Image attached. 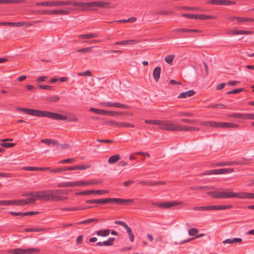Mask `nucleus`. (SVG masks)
<instances>
[{
  "label": "nucleus",
  "instance_id": "f257e3e1",
  "mask_svg": "<svg viewBox=\"0 0 254 254\" xmlns=\"http://www.w3.org/2000/svg\"><path fill=\"white\" fill-rule=\"evenodd\" d=\"M206 193L213 198L224 199L230 198H239L241 199L254 198V193L250 192H234L229 191V189L223 190L219 189V190L208 191Z\"/></svg>",
  "mask_w": 254,
  "mask_h": 254
},
{
  "label": "nucleus",
  "instance_id": "f03ea898",
  "mask_svg": "<svg viewBox=\"0 0 254 254\" xmlns=\"http://www.w3.org/2000/svg\"><path fill=\"white\" fill-rule=\"evenodd\" d=\"M111 3L104 1H92L88 2H79L78 7L82 11L92 10L93 7L97 6L102 8H115L114 6H111Z\"/></svg>",
  "mask_w": 254,
  "mask_h": 254
},
{
  "label": "nucleus",
  "instance_id": "7ed1b4c3",
  "mask_svg": "<svg viewBox=\"0 0 254 254\" xmlns=\"http://www.w3.org/2000/svg\"><path fill=\"white\" fill-rule=\"evenodd\" d=\"M79 2L75 0L67 1H50L46 2H39L36 3L37 6H57L71 5L74 6H78Z\"/></svg>",
  "mask_w": 254,
  "mask_h": 254
},
{
  "label": "nucleus",
  "instance_id": "20e7f679",
  "mask_svg": "<svg viewBox=\"0 0 254 254\" xmlns=\"http://www.w3.org/2000/svg\"><path fill=\"white\" fill-rule=\"evenodd\" d=\"M201 125L205 126H210L215 127H224V128H237L239 125L235 123H219L212 121H207L203 122Z\"/></svg>",
  "mask_w": 254,
  "mask_h": 254
},
{
  "label": "nucleus",
  "instance_id": "39448f33",
  "mask_svg": "<svg viewBox=\"0 0 254 254\" xmlns=\"http://www.w3.org/2000/svg\"><path fill=\"white\" fill-rule=\"evenodd\" d=\"M16 110L17 111L22 112L29 115L39 117H47L48 112V111H41L39 110L30 109L21 107H17Z\"/></svg>",
  "mask_w": 254,
  "mask_h": 254
},
{
  "label": "nucleus",
  "instance_id": "423d86ee",
  "mask_svg": "<svg viewBox=\"0 0 254 254\" xmlns=\"http://www.w3.org/2000/svg\"><path fill=\"white\" fill-rule=\"evenodd\" d=\"M159 128L170 131H179L180 125L169 120L160 121Z\"/></svg>",
  "mask_w": 254,
  "mask_h": 254
},
{
  "label": "nucleus",
  "instance_id": "0eeeda50",
  "mask_svg": "<svg viewBox=\"0 0 254 254\" xmlns=\"http://www.w3.org/2000/svg\"><path fill=\"white\" fill-rule=\"evenodd\" d=\"M133 199H123L118 198H107V203L114 202L117 204H132L133 203Z\"/></svg>",
  "mask_w": 254,
  "mask_h": 254
},
{
  "label": "nucleus",
  "instance_id": "6e6552de",
  "mask_svg": "<svg viewBox=\"0 0 254 254\" xmlns=\"http://www.w3.org/2000/svg\"><path fill=\"white\" fill-rule=\"evenodd\" d=\"M182 202H178L176 201H172L169 202H154L152 204L156 205L159 207L162 208H168L173 206H177L182 204Z\"/></svg>",
  "mask_w": 254,
  "mask_h": 254
},
{
  "label": "nucleus",
  "instance_id": "1a4fd4ad",
  "mask_svg": "<svg viewBox=\"0 0 254 254\" xmlns=\"http://www.w3.org/2000/svg\"><path fill=\"white\" fill-rule=\"evenodd\" d=\"M109 192V191L107 190H85V191H80L79 192H77L76 193V195H89L92 193H94L95 194H103L105 193H107Z\"/></svg>",
  "mask_w": 254,
  "mask_h": 254
},
{
  "label": "nucleus",
  "instance_id": "9d476101",
  "mask_svg": "<svg viewBox=\"0 0 254 254\" xmlns=\"http://www.w3.org/2000/svg\"><path fill=\"white\" fill-rule=\"evenodd\" d=\"M207 3L208 4L228 5L234 4L236 2L227 0H209L207 1Z\"/></svg>",
  "mask_w": 254,
  "mask_h": 254
},
{
  "label": "nucleus",
  "instance_id": "9b49d317",
  "mask_svg": "<svg viewBox=\"0 0 254 254\" xmlns=\"http://www.w3.org/2000/svg\"><path fill=\"white\" fill-rule=\"evenodd\" d=\"M47 118L61 121H65L67 119V117L65 116L59 114L58 113L51 112L49 111H48L47 112Z\"/></svg>",
  "mask_w": 254,
  "mask_h": 254
},
{
  "label": "nucleus",
  "instance_id": "f8f14e48",
  "mask_svg": "<svg viewBox=\"0 0 254 254\" xmlns=\"http://www.w3.org/2000/svg\"><path fill=\"white\" fill-rule=\"evenodd\" d=\"M58 187L60 188H68L79 187L77 182H63L58 184Z\"/></svg>",
  "mask_w": 254,
  "mask_h": 254
},
{
  "label": "nucleus",
  "instance_id": "ddd939ff",
  "mask_svg": "<svg viewBox=\"0 0 254 254\" xmlns=\"http://www.w3.org/2000/svg\"><path fill=\"white\" fill-rule=\"evenodd\" d=\"M45 192H46V190L42 191H37L36 195H35V199L43 201H47V194Z\"/></svg>",
  "mask_w": 254,
  "mask_h": 254
},
{
  "label": "nucleus",
  "instance_id": "4468645a",
  "mask_svg": "<svg viewBox=\"0 0 254 254\" xmlns=\"http://www.w3.org/2000/svg\"><path fill=\"white\" fill-rule=\"evenodd\" d=\"M86 203H92L96 204L99 203L101 204H104L107 203V198L104 199H88L85 200Z\"/></svg>",
  "mask_w": 254,
  "mask_h": 254
},
{
  "label": "nucleus",
  "instance_id": "2eb2a0df",
  "mask_svg": "<svg viewBox=\"0 0 254 254\" xmlns=\"http://www.w3.org/2000/svg\"><path fill=\"white\" fill-rule=\"evenodd\" d=\"M114 223L116 224H118V225H121L123 227H124L127 230L128 235H129V234H131L132 233L131 229L128 226V225L127 224V223L125 222L122 221H120V220H117V221H115L114 222Z\"/></svg>",
  "mask_w": 254,
  "mask_h": 254
},
{
  "label": "nucleus",
  "instance_id": "dca6fc26",
  "mask_svg": "<svg viewBox=\"0 0 254 254\" xmlns=\"http://www.w3.org/2000/svg\"><path fill=\"white\" fill-rule=\"evenodd\" d=\"M47 194V201H54L55 197V194L57 193L55 190H46V192H45Z\"/></svg>",
  "mask_w": 254,
  "mask_h": 254
},
{
  "label": "nucleus",
  "instance_id": "f3484780",
  "mask_svg": "<svg viewBox=\"0 0 254 254\" xmlns=\"http://www.w3.org/2000/svg\"><path fill=\"white\" fill-rule=\"evenodd\" d=\"M89 168V166L85 165H76L71 167H65L66 171L74 170H85Z\"/></svg>",
  "mask_w": 254,
  "mask_h": 254
},
{
  "label": "nucleus",
  "instance_id": "a211bd4d",
  "mask_svg": "<svg viewBox=\"0 0 254 254\" xmlns=\"http://www.w3.org/2000/svg\"><path fill=\"white\" fill-rule=\"evenodd\" d=\"M195 92L193 90H190L187 92H182L178 96V98H186L194 95Z\"/></svg>",
  "mask_w": 254,
  "mask_h": 254
},
{
  "label": "nucleus",
  "instance_id": "6ab92c4d",
  "mask_svg": "<svg viewBox=\"0 0 254 254\" xmlns=\"http://www.w3.org/2000/svg\"><path fill=\"white\" fill-rule=\"evenodd\" d=\"M160 73L161 67L159 66L156 67L154 68L153 72V78L156 82L158 81L160 76Z\"/></svg>",
  "mask_w": 254,
  "mask_h": 254
},
{
  "label": "nucleus",
  "instance_id": "aec40b11",
  "mask_svg": "<svg viewBox=\"0 0 254 254\" xmlns=\"http://www.w3.org/2000/svg\"><path fill=\"white\" fill-rule=\"evenodd\" d=\"M241 164L240 162H224L220 163H216L213 164V167L225 166L232 165H238Z\"/></svg>",
  "mask_w": 254,
  "mask_h": 254
},
{
  "label": "nucleus",
  "instance_id": "412c9836",
  "mask_svg": "<svg viewBox=\"0 0 254 254\" xmlns=\"http://www.w3.org/2000/svg\"><path fill=\"white\" fill-rule=\"evenodd\" d=\"M194 210L200 211H210L214 210L213 205L206 206H195L193 208Z\"/></svg>",
  "mask_w": 254,
  "mask_h": 254
},
{
  "label": "nucleus",
  "instance_id": "4be33fe9",
  "mask_svg": "<svg viewBox=\"0 0 254 254\" xmlns=\"http://www.w3.org/2000/svg\"><path fill=\"white\" fill-rule=\"evenodd\" d=\"M79 38L82 39H90L94 38H97L99 35L96 33H89L87 34H82L78 36Z\"/></svg>",
  "mask_w": 254,
  "mask_h": 254
},
{
  "label": "nucleus",
  "instance_id": "5701e85b",
  "mask_svg": "<svg viewBox=\"0 0 254 254\" xmlns=\"http://www.w3.org/2000/svg\"><path fill=\"white\" fill-rule=\"evenodd\" d=\"M79 186H80L81 185H87V186H90L92 185H95V184H98L101 183V182L100 181H78Z\"/></svg>",
  "mask_w": 254,
  "mask_h": 254
},
{
  "label": "nucleus",
  "instance_id": "b1692460",
  "mask_svg": "<svg viewBox=\"0 0 254 254\" xmlns=\"http://www.w3.org/2000/svg\"><path fill=\"white\" fill-rule=\"evenodd\" d=\"M233 207L232 205H213L214 210H220L231 209Z\"/></svg>",
  "mask_w": 254,
  "mask_h": 254
},
{
  "label": "nucleus",
  "instance_id": "393cba45",
  "mask_svg": "<svg viewBox=\"0 0 254 254\" xmlns=\"http://www.w3.org/2000/svg\"><path fill=\"white\" fill-rule=\"evenodd\" d=\"M136 43L135 40H127L117 42L115 43L116 45H133Z\"/></svg>",
  "mask_w": 254,
  "mask_h": 254
},
{
  "label": "nucleus",
  "instance_id": "a878e982",
  "mask_svg": "<svg viewBox=\"0 0 254 254\" xmlns=\"http://www.w3.org/2000/svg\"><path fill=\"white\" fill-rule=\"evenodd\" d=\"M199 128L193 127L181 126L180 125L179 131H196Z\"/></svg>",
  "mask_w": 254,
  "mask_h": 254
},
{
  "label": "nucleus",
  "instance_id": "bb28decb",
  "mask_svg": "<svg viewBox=\"0 0 254 254\" xmlns=\"http://www.w3.org/2000/svg\"><path fill=\"white\" fill-rule=\"evenodd\" d=\"M43 143H46L47 145L52 144L53 146H58V142L55 140L52 139H43L41 140Z\"/></svg>",
  "mask_w": 254,
  "mask_h": 254
},
{
  "label": "nucleus",
  "instance_id": "cd10ccee",
  "mask_svg": "<svg viewBox=\"0 0 254 254\" xmlns=\"http://www.w3.org/2000/svg\"><path fill=\"white\" fill-rule=\"evenodd\" d=\"M121 158L119 154L114 155L111 156L108 160V162L109 164H114L119 161Z\"/></svg>",
  "mask_w": 254,
  "mask_h": 254
},
{
  "label": "nucleus",
  "instance_id": "c85d7f7f",
  "mask_svg": "<svg viewBox=\"0 0 254 254\" xmlns=\"http://www.w3.org/2000/svg\"><path fill=\"white\" fill-rule=\"evenodd\" d=\"M110 233V230L109 229H105V230H101L98 231L96 233V234L98 236L101 237H106L108 236Z\"/></svg>",
  "mask_w": 254,
  "mask_h": 254
},
{
  "label": "nucleus",
  "instance_id": "c756f323",
  "mask_svg": "<svg viewBox=\"0 0 254 254\" xmlns=\"http://www.w3.org/2000/svg\"><path fill=\"white\" fill-rule=\"evenodd\" d=\"M90 111L93 112L97 114L103 115H107V111L103 110V109L91 108L90 109Z\"/></svg>",
  "mask_w": 254,
  "mask_h": 254
},
{
  "label": "nucleus",
  "instance_id": "7c9ffc66",
  "mask_svg": "<svg viewBox=\"0 0 254 254\" xmlns=\"http://www.w3.org/2000/svg\"><path fill=\"white\" fill-rule=\"evenodd\" d=\"M228 117L230 118H234L236 119H240L244 120L245 114L241 113H233V114H229L227 115Z\"/></svg>",
  "mask_w": 254,
  "mask_h": 254
},
{
  "label": "nucleus",
  "instance_id": "2f4dec72",
  "mask_svg": "<svg viewBox=\"0 0 254 254\" xmlns=\"http://www.w3.org/2000/svg\"><path fill=\"white\" fill-rule=\"evenodd\" d=\"M252 32L250 31L247 30H234L231 32V34L233 35H240V34H251Z\"/></svg>",
  "mask_w": 254,
  "mask_h": 254
},
{
  "label": "nucleus",
  "instance_id": "473e14b6",
  "mask_svg": "<svg viewBox=\"0 0 254 254\" xmlns=\"http://www.w3.org/2000/svg\"><path fill=\"white\" fill-rule=\"evenodd\" d=\"M25 254H35L39 253L40 249L38 248H28L25 249Z\"/></svg>",
  "mask_w": 254,
  "mask_h": 254
},
{
  "label": "nucleus",
  "instance_id": "72a5a7b5",
  "mask_svg": "<svg viewBox=\"0 0 254 254\" xmlns=\"http://www.w3.org/2000/svg\"><path fill=\"white\" fill-rule=\"evenodd\" d=\"M9 252L13 254H25V249L20 248L12 249Z\"/></svg>",
  "mask_w": 254,
  "mask_h": 254
},
{
  "label": "nucleus",
  "instance_id": "f704fd0d",
  "mask_svg": "<svg viewBox=\"0 0 254 254\" xmlns=\"http://www.w3.org/2000/svg\"><path fill=\"white\" fill-rule=\"evenodd\" d=\"M9 205H14L16 206L23 205L22 199L8 200Z\"/></svg>",
  "mask_w": 254,
  "mask_h": 254
},
{
  "label": "nucleus",
  "instance_id": "c9c22d12",
  "mask_svg": "<svg viewBox=\"0 0 254 254\" xmlns=\"http://www.w3.org/2000/svg\"><path fill=\"white\" fill-rule=\"evenodd\" d=\"M218 174H227L234 172V169L233 168H223L218 169Z\"/></svg>",
  "mask_w": 254,
  "mask_h": 254
},
{
  "label": "nucleus",
  "instance_id": "e433bc0d",
  "mask_svg": "<svg viewBox=\"0 0 254 254\" xmlns=\"http://www.w3.org/2000/svg\"><path fill=\"white\" fill-rule=\"evenodd\" d=\"M94 206H88L84 207H70L68 208V211H75V210H84L86 209H89L93 208Z\"/></svg>",
  "mask_w": 254,
  "mask_h": 254
},
{
  "label": "nucleus",
  "instance_id": "4c0bfd02",
  "mask_svg": "<svg viewBox=\"0 0 254 254\" xmlns=\"http://www.w3.org/2000/svg\"><path fill=\"white\" fill-rule=\"evenodd\" d=\"M60 99V97L57 96H50L47 97L46 100L49 102H57Z\"/></svg>",
  "mask_w": 254,
  "mask_h": 254
},
{
  "label": "nucleus",
  "instance_id": "58836bf2",
  "mask_svg": "<svg viewBox=\"0 0 254 254\" xmlns=\"http://www.w3.org/2000/svg\"><path fill=\"white\" fill-rule=\"evenodd\" d=\"M32 24L25 22H12V26H17V27H21V26H30Z\"/></svg>",
  "mask_w": 254,
  "mask_h": 254
},
{
  "label": "nucleus",
  "instance_id": "ea45409f",
  "mask_svg": "<svg viewBox=\"0 0 254 254\" xmlns=\"http://www.w3.org/2000/svg\"><path fill=\"white\" fill-rule=\"evenodd\" d=\"M53 14H61V15H68L69 14V11L64 10H53Z\"/></svg>",
  "mask_w": 254,
  "mask_h": 254
},
{
  "label": "nucleus",
  "instance_id": "a19ab883",
  "mask_svg": "<svg viewBox=\"0 0 254 254\" xmlns=\"http://www.w3.org/2000/svg\"><path fill=\"white\" fill-rule=\"evenodd\" d=\"M125 114L122 112H115V111H107V115H110L111 116H114L116 115L117 116H123Z\"/></svg>",
  "mask_w": 254,
  "mask_h": 254
},
{
  "label": "nucleus",
  "instance_id": "79ce46f5",
  "mask_svg": "<svg viewBox=\"0 0 254 254\" xmlns=\"http://www.w3.org/2000/svg\"><path fill=\"white\" fill-rule=\"evenodd\" d=\"M160 120H146L145 123L147 124L155 125L159 126Z\"/></svg>",
  "mask_w": 254,
  "mask_h": 254
},
{
  "label": "nucleus",
  "instance_id": "37998d69",
  "mask_svg": "<svg viewBox=\"0 0 254 254\" xmlns=\"http://www.w3.org/2000/svg\"><path fill=\"white\" fill-rule=\"evenodd\" d=\"M211 189L210 187L208 186H191L190 187V190H198L201 189L208 190Z\"/></svg>",
  "mask_w": 254,
  "mask_h": 254
},
{
  "label": "nucleus",
  "instance_id": "c03bdc74",
  "mask_svg": "<svg viewBox=\"0 0 254 254\" xmlns=\"http://www.w3.org/2000/svg\"><path fill=\"white\" fill-rule=\"evenodd\" d=\"M114 107L115 108H119L122 109H129V107L125 104H123L120 103H114Z\"/></svg>",
  "mask_w": 254,
  "mask_h": 254
},
{
  "label": "nucleus",
  "instance_id": "a18cd8bd",
  "mask_svg": "<svg viewBox=\"0 0 254 254\" xmlns=\"http://www.w3.org/2000/svg\"><path fill=\"white\" fill-rule=\"evenodd\" d=\"M175 56L174 55H168L165 58V61L169 64H171L175 58Z\"/></svg>",
  "mask_w": 254,
  "mask_h": 254
},
{
  "label": "nucleus",
  "instance_id": "49530a36",
  "mask_svg": "<svg viewBox=\"0 0 254 254\" xmlns=\"http://www.w3.org/2000/svg\"><path fill=\"white\" fill-rule=\"evenodd\" d=\"M93 222H98V219L97 218H91V219H88L85 220H83L82 221L79 222L78 223V224H86L89 223H91Z\"/></svg>",
  "mask_w": 254,
  "mask_h": 254
},
{
  "label": "nucleus",
  "instance_id": "de8ad7c7",
  "mask_svg": "<svg viewBox=\"0 0 254 254\" xmlns=\"http://www.w3.org/2000/svg\"><path fill=\"white\" fill-rule=\"evenodd\" d=\"M68 199V197L66 196H63L61 195H59V193L55 194V201H63L64 200H66Z\"/></svg>",
  "mask_w": 254,
  "mask_h": 254
},
{
  "label": "nucleus",
  "instance_id": "09e8293b",
  "mask_svg": "<svg viewBox=\"0 0 254 254\" xmlns=\"http://www.w3.org/2000/svg\"><path fill=\"white\" fill-rule=\"evenodd\" d=\"M245 90V88H241L239 89H236L233 90L232 91H230L227 92V94H237L240 93L242 91H244Z\"/></svg>",
  "mask_w": 254,
  "mask_h": 254
},
{
  "label": "nucleus",
  "instance_id": "8fccbe9b",
  "mask_svg": "<svg viewBox=\"0 0 254 254\" xmlns=\"http://www.w3.org/2000/svg\"><path fill=\"white\" fill-rule=\"evenodd\" d=\"M113 245V243H110V242L107 241H105L103 242H99L97 243L95 245L97 246H102L103 245L107 246H111Z\"/></svg>",
  "mask_w": 254,
  "mask_h": 254
},
{
  "label": "nucleus",
  "instance_id": "3c124183",
  "mask_svg": "<svg viewBox=\"0 0 254 254\" xmlns=\"http://www.w3.org/2000/svg\"><path fill=\"white\" fill-rule=\"evenodd\" d=\"M75 161V158H69L62 160L59 161V163H72Z\"/></svg>",
  "mask_w": 254,
  "mask_h": 254
},
{
  "label": "nucleus",
  "instance_id": "603ef678",
  "mask_svg": "<svg viewBox=\"0 0 254 254\" xmlns=\"http://www.w3.org/2000/svg\"><path fill=\"white\" fill-rule=\"evenodd\" d=\"M218 169L207 171L203 173L202 174V175H213V174L217 175V174H218Z\"/></svg>",
  "mask_w": 254,
  "mask_h": 254
},
{
  "label": "nucleus",
  "instance_id": "864d4df0",
  "mask_svg": "<svg viewBox=\"0 0 254 254\" xmlns=\"http://www.w3.org/2000/svg\"><path fill=\"white\" fill-rule=\"evenodd\" d=\"M36 199L34 198H28L27 199H22L23 205L35 202Z\"/></svg>",
  "mask_w": 254,
  "mask_h": 254
},
{
  "label": "nucleus",
  "instance_id": "5fc2aeb1",
  "mask_svg": "<svg viewBox=\"0 0 254 254\" xmlns=\"http://www.w3.org/2000/svg\"><path fill=\"white\" fill-rule=\"evenodd\" d=\"M92 47H86L85 48L78 49L77 52L78 53H90L91 52Z\"/></svg>",
  "mask_w": 254,
  "mask_h": 254
},
{
  "label": "nucleus",
  "instance_id": "6e6d98bb",
  "mask_svg": "<svg viewBox=\"0 0 254 254\" xmlns=\"http://www.w3.org/2000/svg\"><path fill=\"white\" fill-rule=\"evenodd\" d=\"M15 143H6L5 142H3L0 144V145L3 147L5 148H10L14 146Z\"/></svg>",
  "mask_w": 254,
  "mask_h": 254
},
{
  "label": "nucleus",
  "instance_id": "4d7b16f0",
  "mask_svg": "<svg viewBox=\"0 0 254 254\" xmlns=\"http://www.w3.org/2000/svg\"><path fill=\"white\" fill-rule=\"evenodd\" d=\"M64 171H66L65 167L57 168L54 170H51V173H59Z\"/></svg>",
  "mask_w": 254,
  "mask_h": 254
},
{
  "label": "nucleus",
  "instance_id": "13d9d810",
  "mask_svg": "<svg viewBox=\"0 0 254 254\" xmlns=\"http://www.w3.org/2000/svg\"><path fill=\"white\" fill-rule=\"evenodd\" d=\"M53 10H40L38 11L40 14H53Z\"/></svg>",
  "mask_w": 254,
  "mask_h": 254
},
{
  "label": "nucleus",
  "instance_id": "bf43d9fd",
  "mask_svg": "<svg viewBox=\"0 0 254 254\" xmlns=\"http://www.w3.org/2000/svg\"><path fill=\"white\" fill-rule=\"evenodd\" d=\"M104 125H110L112 127H115V121L108 120L103 122Z\"/></svg>",
  "mask_w": 254,
  "mask_h": 254
},
{
  "label": "nucleus",
  "instance_id": "052dcab7",
  "mask_svg": "<svg viewBox=\"0 0 254 254\" xmlns=\"http://www.w3.org/2000/svg\"><path fill=\"white\" fill-rule=\"evenodd\" d=\"M198 231L196 228H191L189 230V234L190 236H195Z\"/></svg>",
  "mask_w": 254,
  "mask_h": 254
},
{
  "label": "nucleus",
  "instance_id": "680f3d73",
  "mask_svg": "<svg viewBox=\"0 0 254 254\" xmlns=\"http://www.w3.org/2000/svg\"><path fill=\"white\" fill-rule=\"evenodd\" d=\"M114 103L111 102H105L100 103V105L104 107H114Z\"/></svg>",
  "mask_w": 254,
  "mask_h": 254
},
{
  "label": "nucleus",
  "instance_id": "e2e57ef3",
  "mask_svg": "<svg viewBox=\"0 0 254 254\" xmlns=\"http://www.w3.org/2000/svg\"><path fill=\"white\" fill-rule=\"evenodd\" d=\"M211 108H221V109H226L227 108L226 105L222 104H217L214 105L213 106H210Z\"/></svg>",
  "mask_w": 254,
  "mask_h": 254
},
{
  "label": "nucleus",
  "instance_id": "0e129e2a",
  "mask_svg": "<svg viewBox=\"0 0 254 254\" xmlns=\"http://www.w3.org/2000/svg\"><path fill=\"white\" fill-rule=\"evenodd\" d=\"M66 120H67L68 122H76L78 120L76 116L73 115L70 117H67Z\"/></svg>",
  "mask_w": 254,
  "mask_h": 254
},
{
  "label": "nucleus",
  "instance_id": "69168bd1",
  "mask_svg": "<svg viewBox=\"0 0 254 254\" xmlns=\"http://www.w3.org/2000/svg\"><path fill=\"white\" fill-rule=\"evenodd\" d=\"M244 118V120H254V114H246Z\"/></svg>",
  "mask_w": 254,
  "mask_h": 254
},
{
  "label": "nucleus",
  "instance_id": "338daca9",
  "mask_svg": "<svg viewBox=\"0 0 254 254\" xmlns=\"http://www.w3.org/2000/svg\"><path fill=\"white\" fill-rule=\"evenodd\" d=\"M9 213L12 215H13V216H21V217H23L24 216V212H13V211H11L9 212Z\"/></svg>",
  "mask_w": 254,
  "mask_h": 254
},
{
  "label": "nucleus",
  "instance_id": "774afa93",
  "mask_svg": "<svg viewBox=\"0 0 254 254\" xmlns=\"http://www.w3.org/2000/svg\"><path fill=\"white\" fill-rule=\"evenodd\" d=\"M180 115L182 116L192 117L193 116V114L188 112H181L180 113Z\"/></svg>",
  "mask_w": 254,
  "mask_h": 254
}]
</instances>
